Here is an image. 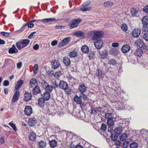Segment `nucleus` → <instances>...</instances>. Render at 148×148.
<instances>
[{"label": "nucleus", "mask_w": 148, "mask_h": 148, "mask_svg": "<svg viewBox=\"0 0 148 148\" xmlns=\"http://www.w3.org/2000/svg\"><path fill=\"white\" fill-rule=\"evenodd\" d=\"M88 35L92 37V39L93 40H97L103 37V33L101 31H94L90 32L88 33Z\"/></svg>", "instance_id": "obj_1"}, {"label": "nucleus", "mask_w": 148, "mask_h": 148, "mask_svg": "<svg viewBox=\"0 0 148 148\" xmlns=\"http://www.w3.org/2000/svg\"><path fill=\"white\" fill-rule=\"evenodd\" d=\"M30 41L28 39H22L16 44V45L18 49L20 50L27 46L29 44Z\"/></svg>", "instance_id": "obj_2"}, {"label": "nucleus", "mask_w": 148, "mask_h": 148, "mask_svg": "<svg viewBox=\"0 0 148 148\" xmlns=\"http://www.w3.org/2000/svg\"><path fill=\"white\" fill-rule=\"evenodd\" d=\"M134 44L139 47L138 48L144 49L146 47L144 42L141 39H139L136 40Z\"/></svg>", "instance_id": "obj_3"}, {"label": "nucleus", "mask_w": 148, "mask_h": 148, "mask_svg": "<svg viewBox=\"0 0 148 148\" xmlns=\"http://www.w3.org/2000/svg\"><path fill=\"white\" fill-rule=\"evenodd\" d=\"M81 21V19L79 18L74 20L69 25V26L71 28L77 27L79 23Z\"/></svg>", "instance_id": "obj_4"}, {"label": "nucleus", "mask_w": 148, "mask_h": 148, "mask_svg": "<svg viewBox=\"0 0 148 148\" xmlns=\"http://www.w3.org/2000/svg\"><path fill=\"white\" fill-rule=\"evenodd\" d=\"M71 39V37H69L63 39L58 45V47L61 48L66 45L69 42Z\"/></svg>", "instance_id": "obj_5"}, {"label": "nucleus", "mask_w": 148, "mask_h": 148, "mask_svg": "<svg viewBox=\"0 0 148 148\" xmlns=\"http://www.w3.org/2000/svg\"><path fill=\"white\" fill-rule=\"evenodd\" d=\"M90 3V2L89 1H88L84 3L82 5V6L80 8V10L83 11H86L89 10L90 9V8L86 7Z\"/></svg>", "instance_id": "obj_6"}, {"label": "nucleus", "mask_w": 148, "mask_h": 148, "mask_svg": "<svg viewBox=\"0 0 148 148\" xmlns=\"http://www.w3.org/2000/svg\"><path fill=\"white\" fill-rule=\"evenodd\" d=\"M94 44L97 49H101L102 46L103 42L102 41L100 40H95Z\"/></svg>", "instance_id": "obj_7"}, {"label": "nucleus", "mask_w": 148, "mask_h": 148, "mask_svg": "<svg viewBox=\"0 0 148 148\" xmlns=\"http://www.w3.org/2000/svg\"><path fill=\"white\" fill-rule=\"evenodd\" d=\"M38 82L35 78L31 79L29 82V85L30 87L32 88L37 86Z\"/></svg>", "instance_id": "obj_8"}, {"label": "nucleus", "mask_w": 148, "mask_h": 148, "mask_svg": "<svg viewBox=\"0 0 148 148\" xmlns=\"http://www.w3.org/2000/svg\"><path fill=\"white\" fill-rule=\"evenodd\" d=\"M25 113L27 116H29L32 113V108L30 106H26L24 111Z\"/></svg>", "instance_id": "obj_9"}, {"label": "nucleus", "mask_w": 148, "mask_h": 148, "mask_svg": "<svg viewBox=\"0 0 148 148\" xmlns=\"http://www.w3.org/2000/svg\"><path fill=\"white\" fill-rule=\"evenodd\" d=\"M51 65L53 69H56L59 67L60 64L58 60H54L51 62Z\"/></svg>", "instance_id": "obj_10"}, {"label": "nucleus", "mask_w": 148, "mask_h": 148, "mask_svg": "<svg viewBox=\"0 0 148 148\" xmlns=\"http://www.w3.org/2000/svg\"><path fill=\"white\" fill-rule=\"evenodd\" d=\"M141 33L140 29L139 28L135 29L132 32L133 36L135 38L138 37Z\"/></svg>", "instance_id": "obj_11"}, {"label": "nucleus", "mask_w": 148, "mask_h": 148, "mask_svg": "<svg viewBox=\"0 0 148 148\" xmlns=\"http://www.w3.org/2000/svg\"><path fill=\"white\" fill-rule=\"evenodd\" d=\"M130 49V47L128 45H125L122 46L121 48L122 52L123 53H127Z\"/></svg>", "instance_id": "obj_12"}, {"label": "nucleus", "mask_w": 148, "mask_h": 148, "mask_svg": "<svg viewBox=\"0 0 148 148\" xmlns=\"http://www.w3.org/2000/svg\"><path fill=\"white\" fill-rule=\"evenodd\" d=\"M59 86L61 88L64 90L67 88L68 85L66 82L64 81H61L59 83Z\"/></svg>", "instance_id": "obj_13"}, {"label": "nucleus", "mask_w": 148, "mask_h": 148, "mask_svg": "<svg viewBox=\"0 0 148 148\" xmlns=\"http://www.w3.org/2000/svg\"><path fill=\"white\" fill-rule=\"evenodd\" d=\"M8 52L10 54L16 53H18V51L14 45H12L11 48L9 49Z\"/></svg>", "instance_id": "obj_14"}, {"label": "nucleus", "mask_w": 148, "mask_h": 148, "mask_svg": "<svg viewBox=\"0 0 148 148\" xmlns=\"http://www.w3.org/2000/svg\"><path fill=\"white\" fill-rule=\"evenodd\" d=\"M78 90L81 93L85 92L87 90L86 87L84 84L79 85L78 86Z\"/></svg>", "instance_id": "obj_15"}, {"label": "nucleus", "mask_w": 148, "mask_h": 148, "mask_svg": "<svg viewBox=\"0 0 148 148\" xmlns=\"http://www.w3.org/2000/svg\"><path fill=\"white\" fill-rule=\"evenodd\" d=\"M36 123V121L34 118H32L29 119L28 124L30 127H32L35 125Z\"/></svg>", "instance_id": "obj_16"}, {"label": "nucleus", "mask_w": 148, "mask_h": 148, "mask_svg": "<svg viewBox=\"0 0 148 148\" xmlns=\"http://www.w3.org/2000/svg\"><path fill=\"white\" fill-rule=\"evenodd\" d=\"M143 49L138 48L134 53V55L138 57L141 56L143 53V51H142Z\"/></svg>", "instance_id": "obj_17"}, {"label": "nucleus", "mask_w": 148, "mask_h": 148, "mask_svg": "<svg viewBox=\"0 0 148 148\" xmlns=\"http://www.w3.org/2000/svg\"><path fill=\"white\" fill-rule=\"evenodd\" d=\"M99 57L102 59L106 58L108 56V53L105 51H102L99 52Z\"/></svg>", "instance_id": "obj_18"}, {"label": "nucleus", "mask_w": 148, "mask_h": 148, "mask_svg": "<svg viewBox=\"0 0 148 148\" xmlns=\"http://www.w3.org/2000/svg\"><path fill=\"white\" fill-rule=\"evenodd\" d=\"M23 83V81L22 80H18L16 85L14 88V89L16 90L19 89L22 86Z\"/></svg>", "instance_id": "obj_19"}, {"label": "nucleus", "mask_w": 148, "mask_h": 148, "mask_svg": "<svg viewBox=\"0 0 148 148\" xmlns=\"http://www.w3.org/2000/svg\"><path fill=\"white\" fill-rule=\"evenodd\" d=\"M25 100L28 101L31 100L32 97V95L30 93L26 92L24 95Z\"/></svg>", "instance_id": "obj_20"}, {"label": "nucleus", "mask_w": 148, "mask_h": 148, "mask_svg": "<svg viewBox=\"0 0 148 148\" xmlns=\"http://www.w3.org/2000/svg\"><path fill=\"white\" fill-rule=\"evenodd\" d=\"M42 98L45 101L48 100L50 98V95L49 93L48 92H46L42 95Z\"/></svg>", "instance_id": "obj_21"}, {"label": "nucleus", "mask_w": 148, "mask_h": 148, "mask_svg": "<svg viewBox=\"0 0 148 148\" xmlns=\"http://www.w3.org/2000/svg\"><path fill=\"white\" fill-rule=\"evenodd\" d=\"M36 135L35 133L33 132L30 133L29 135V139L31 141H34L36 139Z\"/></svg>", "instance_id": "obj_22"}, {"label": "nucleus", "mask_w": 148, "mask_h": 148, "mask_svg": "<svg viewBox=\"0 0 148 148\" xmlns=\"http://www.w3.org/2000/svg\"><path fill=\"white\" fill-rule=\"evenodd\" d=\"M74 100L75 103L78 104H81L82 101L80 97L77 95H76L74 97Z\"/></svg>", "instance_id": "obj_23"}, {"label": "nucleus", "mask_w": 148, "mask_h": 148, "mask_svg": "<svg viewBox=\"0 0 148 148\" xmlns=\"http://www.w3.org/2000/svg\"><path fill=\"white\" fill-rule=\"evenodd\" d=\"M32 91L34 94L36 95L40 93L41 92V90L40 87L38 86H37L33 88Z\"/></svg>", "instance_id": "obj_24"}, {"label": "nucleus", "mask_w": 148, "mask_h": 148, "mask_svg": "<svg viewBox=\"0 0 148 148\" xmlns=\"http://www.w3.org/2000/svg\"><path fill=\"white\" fill-rule=\"evenodd\" d=\"M74 35L76 37H84V33L81 31H78L74 33Z\"/></svg>", "instance_id": "obj_25"}, {"label": "nucleus", "mask_w": 148, "mask_h": 148, "mask_svg": "<svg viewBox=\"0 0 148 148\" xmlns=\"http://www.w3.org/2000/svg\"><path fill=\"white\" fill-rule=\"evenodd\" d=\"M63 62L66 66H68L70 64L71 60L68 57H66L63 59Z\"/></svg>", "instance_id": "obj_26"}, {"label": "nucleus", "mask_w": 148, "mask_h": 148, "mask_svg": "<svg viewBox=\"0 0 148 148\" xmlns=\"http://www.w3.org/2000/svg\"><path fill=\"white\" fill-rule=\"evenodd\" d=\"M38 145L40 148H45L46 147V143L45 141L41 140L39 142Z\"/></svg>", "instance_id": "obj_27"}, {"label": "nucleus", "mask_w": 148, "mask_h": 148, "mask_svg": "<svg viewBox=\"0 0 148 148\" xmlns=\"http://www.w3.org/2000/svg\"><path fill=\"white\" fill-rule=\"evenodd\" d=\"M78 54V53L77 51H72L70 53L69 56L70 58H75L77 56Z\"/></svg>", "instance_id": "obj_28"}, {"label": "nucleus", "mask_w": 148, "mask_h": 148, "mask_svg": "<svg viewBox=\"0 0 148 148\" xmlns=\"http://www.w3.org/2000/svg\"><path fill=\"white\" fill-rule=\"evenodd\" d=\"M44 100L42 98H40L38 99V105L40 107L44 106Z\"/></svg>", "instance_id": "obj_29"}, {"label": "nucleus", "mask_w": 148, "mask_h": 148, "mask_svg": "<svg viewBox=\"0 0 148 148\" xmlns=\"http://www.w3.org/2000/svg\"><path fill=\"white\" fill-rule=\"evenodd\" d=\"M131 14L132 16H136L138 13V10L135 8H132L131 10Z\"/></svg>", "instance_id": "obj_30"}, {"label": "nucleus", "mask_w": 148, "mask_h": 148, "mask_svg": "<svg viewBox=\"0 0 148 148\" xmlns=\"http://www.w3.org/2000/svg\"><path fill=\"white\" fill-rule=\"evenodd\" d=\"M107 123L109 126H112L114 124V121L113 119V118L109 119L107 120Z\"/></svg>", "instance_id": "obj_31"}, {"label": "nucleus", "mask_w": 148, "mask_h": 148, "mask_svg": "<svg viewBox=\"0 0 148 148\" xmlns=\"http://www.w3.org/2000/svg\"><path fill=\"white\" fill-rule=\"evenodd\" d=\"M141 21L143 25L148 24V17L146 16H144Z\"/></svg>", "instance_id": "obj_32"}, {"label": "nucleus", "mask_w": 148, "mask_h": 148, "mask_svg": "<svg viewBox=\"0 0 148 148\" xmlns=\"http://www.w3.org/2000/svg\"><path fill=\"white\" fill-rule=\"evenodd\" d=\"M81 50L84 53H86L89 52V48L87 46L84 45L82 47Z\"/></svg>", "instance_id": "obj_33"}, {"label": "nucleus", "mask_w": 148, "mask_h": 148, "mask_svg": "<svg viewBox=\"0 0 148 148\" xmlns=\"http://www.w3.org/2000/svg\"><path fill=\"white\" fill-rule=\"evenodd\" d=\"M50 145L51 147L53 148L56 147L57 145V142L55 140H53L49 141Z\"/></svg>", "instance_id": "obj_34"}, {"label": "nucleus", "mask_w": 148, "mask_h": 148, "mask_svg": "<svg viewBox=\"0 0 148 148\" xmlns=\"http://www.w3.org/2000/svg\"><path fill=\"white\" fill-rule=\"evenodd\" d=\"M127 135L126 133H123L121 135L120 138V140L122 141H124L127 138Z\"/></svg>", "instance_id": "obj_35"}, {"label": "nucleus", "mask_w": 148, "mask_h": 148, "mask_svg": "<svg viewBox=\"0 0 148 148\" xmlns=\"http://www.w3.org/2000/svg\"><path fill=\"white\" fill-rule=\"evenodd\" d=\"M113 3L110 1L105 2L104 3V6L106 7H110L113 5Z\"/></svg>", "instance_id": "obj_36"}, {"label": "nucleus", "mask_w": 148, "mask_h": 148, "mask_svg": "<svg viewBox=\"0 0 148 148\" xmlns=\"http://www.w3.org/2000/svg\"><path fill=\"white\" fill-rule=\"evenodd\" d=\"M79 97L81 99H82L83 100L85 101L87 100V97L86 95L84 93H81L79 94Z\"/></svg>", "instance_id": "obj_37"}, {"label": "nucleus", "mask_w": 148, "mask_h": 148, "mask_svg": "<svg viewBox=\"0 0 148 148\" xmlns=\"http://www.w3.org/2000/svg\"><path fill=\"white\" fill-rule=\"evenodd\" d=\"M114 132L116 133L120 134L122 132L123 130L122 128L119 127L115 128L114 130Z\"/></svg>", "instance_id": "obj_38"}, {"label": "nucleus", "mask_w": 148, "mask_h": 148, "mask_svg": "<svg viewBox=\"0 0 148 148\" xmlns=\"http://www.w3.org/2000/svg\"><path fill=\"white\" fill-rule=\"evenodd\" d=\"M9 125L12 128L13 130L15 132L17 131V129L16 127V126L15 124L12 122H10Z\"/></svg>", "instance_id": "obj_39"}, {"label": "nucleus", "mask_w": 148, "mask_h": 148, "mask_svg": "<svg viewBox=\"0 0 148 148\" xmlns=\"http://www.w3.org/2000/svg\"><path fill=\"white\" fill-rule=\"evenodd\" d=\"M56 20V19L54 18H45L42 20V21L44 22H49L52 21H55Z\"/></svg>", "instance_id": "obj_40"}, {"label": "nucleus", "mask_w": 148, "mask_h": 148, "mask_svg": "<svg viewBox=\"0 0 148 148\" xmlns=\"http://www.w3.org/2000/svg\"><path fill=\"white\" fill-rule=\"evenodd\" d=\"M45 89L46 90V92H48L50 93L52 91L53 88L51 85H49V84Z\"/></svg>", "instance_id": "obj_41"}, {"label": "nucleus", "mask_w": 148, "mask_h": 148, "mask_svg": "<svg viewBox=\"0 0 148 148\" xmlns=\"http://www.w3.org/2000/svg\"><path fill=\"white\" fill-rule=\"evenodd\" d=\"M64 90L65 91V93L67 94L70 95L71 94V90L68 86L67 88H66V89H64Z\"/></svg>", "instance_id": "obj_42"}, {"label": "nucleus", "mask_w": 148, "mask_h": 148, "mask_svg": "<svg viewBox=\"0 0 148 148\" xmlns=\"http://www.w3.org/2000/svg\"><path fill=\"white\" fill-rule=\"evenodd\" d=\"M105 118L108 119H110L113 118L112 117V114L110 113H106L105 114Z\"/></svg>", "instance_id": "obj_43"}, {"label": "nucleus", "mask_w": 148, "mask_h": 148, "mask_svg": "<svg viewBox=\"0 0 148 148\" xmlns=\"http://www.w3.org/2000/svg\"><path fill=\"white\" fill-rule=\"evenodd\" d=\"M62 74V73L61 71H58L55 73L54 76L56 78H58Z\"/></svg>", "instance_id": "obj_44"}, {"label": "nucleus", "mask_w": 148, "mask_h": 148, "mask_svg": "<svg viewBox=\"0 0 148 148\" xmlns=\"http://www.w3.org/2000/svg\"><path fill=\"white\" fill-rule=\"evenodd\" d=\"M110 138L113 141H115L117 139V136L116 134H111Z\"/></svg>", "instance_id": "obj_45"}, {"label": "nucleus", "mask_w": 148, "mask_h": 148, "mask_svg": "<svg viewBox=\"0 0 148 148\" xmlns=\"http://www.w3.org/2000/svg\"><path fill=\"white\" fill-rule=\"evenodd\" d=\"M108 62L109 64L112 65H114L116 63V61L114 59H111Z\"/></svg>", "instance_id": "obj_46"}, {"label": "nucleus", "mask_w": 148, "mask_h": 148, "mask_svg": "<svg viewBox=\"0 0 148 148\" xmlns=\"http://www.w3.org/2000/svg\"><path fill=\"white\" fill-rule=\"evenodd\" d=\"M121 27L122 29L125 32H126L127 30V26L124 23L122 24Z\"/></svg>", "instance_id": "obj_47"}, {"label": "nucleus", "mask_w": 148, "mask_h": 148, "mask_svg": "<svg viewBox=\"0 0 148 148\" xmlns=\"http://www.w3.org/2000/svg\"><path fill=\"white\" fill-rule=\"evenodd\" d=\"M41 84L42 87L44 89H45L49 85L48 83L45 80L42 81L41 83Z\"/></svg>", "instance_id": "obj_48"}, {"label": "nucleus", "mask_w": 148, "mask_h": 148, "mask_svg": "<svg viewBox=\"0 0 148 148\" xmlns=\"http://www.w3.org/2000/svg\"><path fill=\"white\" fill-rule=\"evenodd\" d=\"M143 30L144 32H148V24L143 25Z\"/></svg>", "instance_id": "obj_49"}, {"label": "nucleus", "mask_w": 148, "mask_h": 148, "mask_svg": "<svg viewBox=\"0 0 148 148\" xmlns=\"http://www.w3.org/2000/svg\"><path fill=\"white\" fill-rule=\"evenodd\" d=\"M38 65L37 64H35L34 66V73L35 74H36L38 71Z\"/></svg>", "instance_id": "obj_50"}, {"label": "nucleus", "mask_w": 148, "mask_h": 148, "mask_svg": "<svg viewBox=\"0 0 148 148\" xmlns=\"http://www.w3.org/2000/svg\"><path fill=\"white\" fill-rule=\"evenodd\" d=\"M138 146L137 143H136L134 142L131 143L130 145V148H136Z\"/></svg>", "instance_id": "obj_51"}, {"label": "nucleus", "mask_w": 148, "mask_h": 148, "mask_svg": "<svg viewBox=\"0 0 148 148\" xmlns=\"http://www.w3.org/2000/svg\"><path fill=\"white\" fill-rule=\"evenodd\" d=\"M90 59H91L93 58L95 56V53L93 51H90L88 55Z\"/></svg>", "instance_id": "obj_52"}, {"label": "nucleus", "mask_w": 148, "mask_h": 148, "mask_svg": "<svg viewBox=\"0 0 148 148\" xmlns=\"http://www.w3.org/2000/svg\"><path fill=\"white\" fill-rule=\"evenodd\" d=\"M107 126L106 125L102 123L101 125V129L103 132H105L106 130Z\"/></svg>", "instance_id": "obj_53"}, {"label": "nucleus", "mask_w": 148, "mask_h": 148, "mask_svg": "<svg viewBox=\"0 0 148 148\" xmlns=\"http://www.w3.org/2000/svg\"><path fill=\"white\" fill-rule=\"evenodd\" d=\"M26 26L27 25L28 27L29 28H32L34 27V25L33 23H32L30 22L26 23L25 24Z\"/></svg>", "instance_id": "obj_54"}, {"label": "nucleus", "mask_w": 148, "mask_h": 148, "mask_svg": "<svg viewBox=\"0 0 148 148\" xmlns=\"http://www.w3.org/2000/svg\"><path fill=\"white\" fill-rule=\"evenodd\" d=\"M143 38L145 41L148 42V33L144 34Z\"/></svg>", "instance_id": "obj_55"}, {"label": "nucleus", "mask_w": 148, "mask_h": 148, "mask_svg": "<svg viewBox=\"0 0 148 148\" xmlns=\"http://www.w3.org/2000/svg\"><path fill=\"white\" fill-rule=\"evenodd\" d=\"M97 76L99 78L102 77L103 75L102 72L101 70H98L97 73Z\"/></svg>", "instance_id": "obj_56"}, {"label": "nucleus", "mask_w": 148, "mask_h": 148, "mask_svg": "<svg viewBox=\"0 0 148 148\" xmlns=\"http://www.w3.org/2000/svg\"><path fill=\"white\" fill-rule=\"evenodd\" d=\"M140 133L142 134L146 135L148 134V131L145 129H143L141 130Z\"/></svg>", "instance_id": "obj_57"}, {"label": "nucleus", "mask_w": 148, "mask_h": 148, "mask_svg": "<svg viewBox=\"0 0 148 148\" xmlns=\"http://www.w3.org/2000/svg\"><path fill=\"white\" fill-rule=\"evenodd\" d=\"M1 34L3 36L5 37H8L9 36V33L8 32H1Z\"/></svg>", "instance_id": "obj_58"}, {"label": "nucleus", "mask_w": 148, "mask_h": 148, "mask_svg": "<svg viewBox=\"0 0 148 148\" xmlns=\"http://www.w3.org/2000/svg\"><path fill=\"white\" fill-rule=\"evenodd\" d=\"M115 141V145L117 147H119L121 145V143L120 141L116 140Z\"/></svg>", "instance_id": "obj_59"}, {"label": "nucleus", "mask_w": 148, "mask_h": 148, "mask_svg": "<svg viewBox=\"0 0 148 148\" xmlns=\"http://www.w3.org/2000/svg\"><path fill=\"white\" fill-rule=\"evenodd\" d=\"M52 88H56L58 87V85L56 83V82H54L52 84V85L51 86Z\"/></svg>", "instance_id": "obj_60"}, {"label": "nucleus", "mask_w": 148, "mask_h": 148, "mask_svg": "<svg viewBox=\"0 0 148 148\" xmlns=\"http://www.w3.org/2000/svg\"><path fill=\"white\" fill-rule=\"evenodd\" d=\"M47 73L49 75H50L51 76L52 75H53L54 76V75L55 74L54 73V72L52 70H48Z\"/></svg>", "instance_id": "obj_61"}, {"label": "nucleus", "mask_w": 148, "mask_h": 148, "mask_svg": "<svg viewBox=\"0 0 148 148\" xmlns=\"http://www.w3.org/2000/svg\"><path fill=\"white\" fill-rule=\"evenodd\" d=\"M36 32H33L31 33L30 35L28 36V38L29 39H32L33 36L36 33Z\"/></svg>", "instance_id": "obj_62"}, {"label": "nucleus", "mask_w": 148, "mask_h": 148, "mask_svg": "<svg viewBox=\"0 0 148 148\" xmlns=\"http://www.w3.org/2000/svg\"><path fill=\"white\" fill-rule=\"evenodd\" d=\"M90 110L91 111V113L94 115L95 114L97 113L96 109L92 108Z\"/></svg>", "instance_id": "obj_63"}, {"label": "nucleus", "mask_w": 148, "mask_h": 148, "mask_svg": "<svg viewBox=\"0 0 148 148\" xmlns=\"http://www.w3.org/2000/svg\"><path fill=\"white\" fill-rule=\"evenodd\" d=\"M143 11L146 13H148V5H147L143 8Z\"/></svg>", "instance_id": "obj_64"}]
</instances>
